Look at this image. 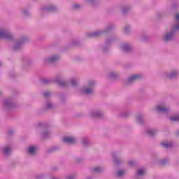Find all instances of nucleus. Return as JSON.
<instances>
[{
    "instance_id": "13",
    "label": "nucleus",
    "mask_w": 179,
    "mask_h": 179,
    "mask_svg": "<svg viewBox=\"0 0 179 179\" xmlns=\"http://www.w3.org/2000/svg\"><path fill=\"white\" fill-rule=\"evenodd\" d=\"M178 75H179L178 71H173L168 75V78H169V79H174V78H177V76H178Z\"/></svg>"
},
{
    "instance_id": "40",
    "label": "nucleus",
    "mask_w": 179,
    "mask_h": 179,
    "mask_svg": "<svg viewBox=\"0 0 179 179\" xmlns=\"http://www.w3.org/2000/svg\"><path fill=\"white\" fill-rule=\"evenodd\" d=\"M94 0H86L89 3H92Z\"/></svg>"
},
{
    "instance_id": "25",
    "label": "nucleus",
    "mask_w": 179,
    "mask_h": 179,
    "mask_svg": "<svg viewBox=\"0 0 179 179\" xmlns=\"http://www.w3.org/2000/svg\"><path fill=\"white\" fill-rule=\"evenodd\" d=\"M143 121V118L142 115H137V122H138V124H142Z\"/></svg>"
},
{
    "instance_id": "7",
    "label": "nucleus",
    "mask_w": 179,
    "mask_h": 179,
    "mask_svg": "<svg viewBox=\"0 0 179 179\" xmlns=\"http://www.w3.org/2000/svg\"><path fill=\"white\" fill-rule=\"evenodd\" d=\"M59 59V57L55 55L52 56L49 58L45 59V64H53V62H57Z\"/></svg>"
},
{
    "instance_id": "44",
    "label": "nucleus",
    "mask_w": 179,
    "mask_h": 179,
    "mask_svg": "<svg viewBox=\"0 0 179 179\" xmlns=\"http://www.w3.org/2000/svg\"><path fill=\"white\" fill-rule=\"evenodd\" d=\"M0 94H1V92H0Z\"/></svg>"
},
{
    "instance_id": "30",
    "label": "nucleus",
    "mask_w": 179,
    "mask_h": 179,
    "mask_svg": "<svg viewBox=\"0 0 179 179\" xmlns=\"http://www.w3.org/2000/svg\"><path fill=\"white\" fill-rule=\"evenodd\" d=\"M129 29H131V27L129 25L126 26L124 28L125 33H128V30H129Z\"/></svg>"
},
{
    "instance_id": "34",
    "label": "nucleus",
    "mask_w": 179,
    "mask_h": 179,
    "mask_svg": "<svg viewBox=\"0 0 179 179\" xmlns=\"http://www.w3.org/2000/svg\"><path fill=\"white\" fill-rule=\"evenodd\" d=\"M129 164L131 166H135V162L134 161L131 160L129 162Z\"/></svg>"
},
{
    "instance_id": "8",
    "label": "nucleus",
    "mask_w": 179,
    "mask_h": 179,
    "mask_svg": "<svg viewBox=\"0 0 179 179\" xmlns=\"http://www.w3.org/2000/svg\"><path fill=\"white\" fill-rule=\"evenodd\" d=\"M138 79H141V76L138 74L130 76L127 79V85H131L134 80H138Z\"/></svg>"
},
{
    "instance_id": "10",
    "label": "nucleus",
    "mask_w": 179,
    "mask_h": 179,
    "mask_svg": "<svg viewBox=\"0 0 179 179\" xmlns=\"http://www.w3.org/2000/svg\"><path fill=\"white\" fill-rule=\"evenodd\" d=\"M63 141L64 142V143H69V145H71L76 142V138H75L74 137H64L63 138Z\"/></svg>"
},
{
    "instance_id": "19",
    "label": "nucleus",
    "mask_w": 179,
    "mask_h": 179,
    "mask_svg": "<svg viewBox=\"0 0 179 179\" xmlns=\"http://www.w3.org/2000/svg\"><path fill=\"white\" fill-rule=\"evenodd\" d=\"M101 171H103V169H101V167L96 166L94 169H92V173H101Z\"/></svg>"
},
{
    "instance_id": "20",
    "label": "nucleus",
    "mask_w": 179,
    "mask_h": 179,
    "mask_svg": "<svg viewBox=\"0 0 179 179\" xmlns=\"http://www.w3.org/2000/svg\"><path fill=\"white\" fill-rule=\"evenodd\" d=\"M3 153L6 156H8L10 153V147H5L3 148Z\"/></svg>"
},
{
    "instance_id": "43",
    "label": "nucleus",
    "mask_w": 179,
    "mask_h": 179,
    "mask_svg": "<svg viewBox=\"0 0 179 179\" xmlns=\"http://www.w3.org/2000/svg\"><path fill=\"white\" fill-rule=\"evenodd\" d=\"M0 66H2V63L0 62Z\"/></svg>"
},
{
    "instance_id": "41",
    "label": "nucleus",
    "mask_w": 179,
    "mask_h": 179,
    "mask_svg": "<svg viewBox=\"0 0 179 179\" xmlns=\"http://www.w3.org/2000/svg\"><path fill=\"white\" fill-rule=\"evenodd\" d=\"M110 41H111V40H110V39H108V40L106 41V44H108V43H110Z\"/></svg>"
},
{
    "instance_id": "26",
    "label": "nucleus",
    "mask_w": 179,
    "mask_h": 179,
    "mask_svg": "<svg viewBox=\"0 0 179 179\" xmlns=\"http://www.w3.org/2000/svg\"><path fill=\"white\" fill-rule=\"evenodd\" d=\"M162 146H164V148H166V149L169 148H171V146H173V143H162Z\"/></svg>"
},
{
    "instance_id": "6",
    "label": "nucleus",
    "mask_w": 179,
    "mask_h": 179,
    "mask_svg": "<svg viewBox=\"0 0 179 179\" xmlns=\"http://www.w3.org/2000/svg\"><path fill=\"white\" fill-rule=\"evenodd\" d=\"M3 106L7 110H10L15 107V103H13L12 99H7L4 101Z\"/></svg>"
},
{
    "instance_id": "16",
    "label": "nucleus",
    "mask_w": 179,
    "mask_h": 179,
    "mask_svg": "<svg viewBox=\"0 0 179 179\" xmlns=\"http://www.w3.org/2000/svg\"><path fill=\"white\" fill-rule=\"evenodd\" d=\"M100 34H101V31H97L95 32L87 34V36L88 37H97V36H100Z\"/></svg>"
},
{
    "instance_id": "36",
    "label": "nucleus",
    "mask_w": 179,
    "mask_h": 179,
    "mask_svg": "<svg viewBox=\"0 0 179 179\" xmlns=\"http://www.w3.org/2000/svg\"><path fill=\"white\" fill-rule=\"evenodd\" d=\"M83 145H87V141L86 138L83 139Z\"/></svg>"
},
{
    "instance_id": "39",
    "label": "nucleus",
    "mask_w": 179,
    "mask_h": 179,
    "mask_svg": "<svg viewBox=\"0 0 179 179\" xmlns=\"http://www.w3.org/2000/svg\"><path fill=\"white\" fill-rule=\"evenodd\" d=\"M166 163H167V161L166 160L161 161V164H166Z\"/></svg>"
},
{
    "instance_id": "31",
    "label": "nucleus",
    "mask_w": 179,
    "mask_h": 179,
    "mask_svg": "<svg viewBox=\"0 0 179 179\" xmlns=\"http://www.w3.org/2000/svg\"><path fill=\"white\" fill-rule=\"evenodd\" d=\"M80 8V5L79 4H74L73 9H79Z\"/></svg>"
},
{
    "instance_id": "24",
    "label": "nucleus",
    "mask_w": 179,
    "mask_h": 179,
    "mask_svg": "<svg viewBox=\"0 0 179 179\" xmlns=\"http://www.w3.org/2000/svg\"><path fill=\"white\" fill-rule=\"evenodd\" d=\"M71 86H78V80L75 79V78H72L71 80Z\"/></svg>"
},
{
    "instance_id": "27",
    "label": "nucleus",
    "mask_w": 179,
    "mask_h": 179,
    "mask_svg": "<svg viewBox=\"0 0 179 179\" xmlns=\"http://www.w3.org/2000/svg\"><path fill=\"white\" fill-rule=\"evenodd\" d=\"M116 76H117V73L114 72H111L108 75V78H116Z\"/></svg>"
},
{
    "instance_id": "21",
    "label": "nucleus",
    "mask_w": 179,
    "mask_h": 179,
    "mask_svg": "<svg viewBox=\"0 0 179 179\" xmlns=\"http://www.w3.org/2000/svg\"><path fill=\"white\" fill-rule=\"evenodd\" d=\"M125 174V171L124 170H119L117 171L116 176L117 177H122Z\"/></svg>"
},
{
    "instance_id": "1",
    "label": "nucleus",
    "mask_w": 179,
    "mask_h": 179,
    "mask_svg": "<svg viewBox=\"0 0 179 179\" xmlns=\"http://www.w3.org/2000/svg\"><path fill=\"white\" fill-rule=\"evenodd\" d=\"M175 20L176 24L174 26L173 29L166 34L164 37V40L166 43H167V41H171V40L174 38V33L179 30V13L176 14Z\"/></svg>"
},
{
    "instance_id": "11",
    "label": "nucleus",
    "mask_w": 179,
    "mask_h": 179,
    "mask_svg": "<svg viewBox=\"0 0 179 179\" xmlns=\"http://www.w3.org/2000/svg\"><path fill=\"white\" fill-rule=\"evenodd\" d=\"M121 49L122 51H124V52H129L132 50V46L128 43H124L121 46Z\"/></svg>"
},
{
    "instance_id": "5",
    "label": "nucleus",
    "mask_w": 179,
    "mask_h": 179,
    "mask_svg": "<svg viewBox=\"0 0 179 179\" xmlns=\"http://www.w3.org/2000/svg\"><path fill=\"white\" fill-rule=\"evenodd\" d=\"M38 127H41L43 129L42 138H49L50 135H51V133H50V131L48 130L47 127H45V124L43 122H39Z\"/></svg>"
},
{
    "instance_id": "35",
    "label": "nucleus",
    "mask_w": 179,
    "mask_h": 179,
    "mask_svg": "<svg viewBox=\"0 0 179 179\" xmlns=\"http://www.w3.org/2000/svg\"><path fill=\"white\" fill-rule=\"evenodd\" d=\"M128 10V8H123L122 9V13H127V11Z\"/></svg>"
},
{
    "instance_id": "18",
    "label": "nucleus",
    "mask_w": 179,
    "mask_h": 179,
    "mask_svg": "<svg viewBox=\"0 0 179 179\" xmlns=\"http://www.w3.org/2000/svg\"><path fill=\"white\" fill-rule=\"evenodd\" d=\"M55 6H50L49 7L43 8V10H45V12H54L55 10Z\"/></svg>"
},
{
    "instance_id": "42",
    "label": "nucleus",
    "mask_w": 179,
    "mask_h": 179,
    "mask_svg": "<svg viewBox=\"0 0 179 179\" xmlns=\"http://www.w3.org/2000/svg\"><path fill=\"white\" fill-rule=\"evenodd\" d=\"M109 30H111V27H108V28L106 29V31H108Z\"/></svg>"
},
{
    "instance_id": "3",
    "label": "nucleus",
    "mask_w": 179,
    "mask_h": 179,
    "mask_svg": "<svg viewBox=\"0 0 179 179\" xmlns=\"http://www.w3.org/2000/svg\"><path fill=\"white\" fill-rule=\"evenodd\" d=\"M96 85L95 81H90L88 84V87H87L85 89L82 90V93L83 94H93L94 86Z\"/></svg>"
},
{
    "instance_id": "17",
    "label": "nucleus",
    "mask_w": 179,
    "mask_h": 179,
    "mask_svg": "<svg viewBox=\"0 0 179 179\" xmlns=\"http://www.w3.org/2000/svg\"><path fill=\"white\" fill-rule=\"evenodd\" d=\"M36 150H37V148L34 147V146H31L29 148L28 150V153H29V155H36Z\"/></svg>"
},
{
    "instance_id": "12",
    "label": "nucleus",
    "mask_w": 179,
    "mask_h": 179,
    "mask_svg": "<svg viewBox=\"0 0 179 179\" xmlns=\"http://www.w3.org/2000/svg\"><path fill=\"white\" fill-rule=\"evenodd\" d=\"M26 41V38H23L22 39H21V41L16 43L13 49L14 50H20V48L22 47V44Z\"/></svg>"
},
{
    "instance_id": "28",
    "label": "nucleus",
    "mask_w": 179,
    "mask_h": 179,
    "mask_svg": "<svg viewBox=\"0 0 179 179\" xmlns=\"http://www.w3.org/2000/svg\"><path fill=\"white\" fill-rule=\"evenodd\" d=\"M44 97H50L51 96V93L50 92H43Z\"/></svg>"
},
{
    "instance_id": "33",
    "label": "nucleus",
    "mask_w": 179,
    "mask_h": 179,
    "mask_svg": "<svg viewBox=\"0 0 179 179\" xmlns=\"http://www.w3.org/2000/svg\"><path fill=\"white\" fill-rule=\"evenodd\" d=\"M8 135H13V134H15V131L10 129L8 131Z\"/></svg>"
},
{
    "instance_id": "23",
    "label": "nucleus",
    "mask_w": 179,
    "mask_h": 179,
    "mask_svg": "<svg viewBox=\"0 0 179 179\" xmlns=\"http://www.w3.org/2000/svg\"><path fill=\"white\" fill-rule=\"evenodd\" d=\"M137 176H143L145 174L144 169H139L136 172Z\"/></svg>"
},
{
    "instance_id": "22",
    "label": "nucleus",
    "mask_w": 179,
    "mask_h": 179,
    "mask_svg": "<svg viewBox=\"0 0 179 179\" xmlns=\"http://www.w3.org/2000/svg\"><path fill=\"white\" fill-rule=\"evenodd\" d=\"M169 120L170 121H179V115L171 116Z\"/></svg>"
},
{
    "instance_id": "38",
    "label": "nucleus",
    "mask_w": 179,
    "mask_h": 179,
    "mask_svg": "<svg viewBox=\"0 0 179 179\" xmlns=\"http://www.w3.org/2000/svg\"><path fill=\"white\" fill-rule=\"evenodd\" d=\"M22 13H23L24 15H29V11H27V10H24V11H22Z\"/></svg>"
},
{
    "instance_id": "2",
    "label": "nucleus",
    "mask_w": 179,
    "mask_h": 179,
    "mask_svg": "<svg viewBox=\"0 0 179 179\" xmlns=\"http://www.w3.org/2000/svg\"><path fill=\"white\" fill-rule=\"evenodd\" d=\"M41 82L42 83H44V85L51 83V82H55L61 87H66V86H68V82L62 80V77L60 76H56L53 80L50 78H43Z\"/></svg>"
},
{
    "instance_id": "14",
    "label": "nucleus",
    "mask_w": 179,
    "mask_h": 179,
    "mask_svg": "<svg viewBox=\"0 0 179 179\" xmlns=\"http://www.w3.org/2000/svg\"><path fill=\"white\" fill-rule=\"evenodd\" d=\"M92 117H96V118H100L103 115V113L99 110H94L91 113Z\"/></svg>"
},
{
    "instance_id": "32",
    "label": "nucleus",
    "mask_w": 179,
    "mask_h": 179,
    "mask_svg": "<svg viewBox=\"0 0 179 179\" xmlns=\"http://www.w3.org/2000/svg\"><path fill=\"white\" fill-rule=\"evenodd\" d=\"M114 162H115V164H119V163H120V159H118V158H114Z\"/></svg>"
},
{
    "instance_id": "37",
    "label": "nucleus",
    "mask_w": 179,
    "mask_h": 179,
    "mask_svg": "<svg viewBox=\"0 0 179 179\" xmlns=\"http://www.w3.org/2000/svg\"><path fill=\"white\" fill-rule=\"evenodd\" d=\"M66 179H75V176H67Z\"/></svg>"
},
{
    "instance_id": "4",
    "label": "nucleus",
    "mask_w": 179,
    "mask_h": 179,
    "mask_svg": "<svg viewBox=\"0 0 179 179\" xmlns=\"http://www.w3.org/2000/svg\"><path fill=\"white\" fill-rule=\"evenodd\" d=\"M0 38H6V40H12L13 36L12 34L7 30H1L0 31Z\"/></svg>"
},
{
    "instance_id": "29",
    "label": "nucleus",
    "mask_w": 179,
    "mask_h": 179,
    "mask_svg": "<svg viewBox=\"0 0 179 179\" xmlns=\"http://www.w3.org/2000/svg\"><path fill=\"white\" fill-rule=\"evenodd\" d=\"M54 107V105H52V103L48 102L46 104V108H52Z\"/></svg>"
},
{
    "instance_id": "15",
    "label": "nucleus",
    "mask_w": 179,
    "mask_h": 179,
    "mask_svg": "<svg viewBox=\"0 0 179 179\" xmlns=\"http://www.w3.org/2000/svg\"><path fill=\"white\" fill-rule=\"evenodd\" d=\"M157 133V130L156 129H149L147 130V134L149 136H155Z\"/></svg>"
},
{
    "instance_id": "9",
    "label": "nucleus",
    "mask_w": 179,
    "mask_h": 179,
    "mask_svg": "<svg viewBox=\"0 0 179 179\" xmlns=\"http://www.w3.org/2000/svg\"><path fill=\"white\" fill-rule=\"evenodd\" d=\"M159 113H162L163 114H168L169 113V108H166L162 106H157L155 109Z\"/></svg>"
}]
</instances>
